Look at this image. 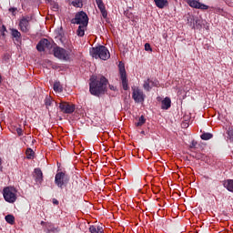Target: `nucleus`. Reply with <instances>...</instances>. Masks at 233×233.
<instances>
[{
    "label": "nucleus",
    "mask_w": 233,
    "mask_h": 233,
    "mask_svg": "<svg viewBox=\"0 0 233 233\" xmlns=\"http://www.w3.org/2000/svg\"><path fill=\"white\" fill-rule=\"evenodd\" d=\"M109 88H110V90H114V91H116V86H109Z\"/></svg>",
    "instance_id": "obj_34"
},
{
    "label": "nucleus",
    "mask_w": 233,
    "mask_h": 233,
    "mask_svg": "<svg viewBox=\"0 0 233 233\" xmlns=\"http://www.w3.org/2000/svg\"><path fill=\"white\" fill-rule=\"evenodd\" d=\"M45 103H46V108H48L49 106H52V97L46 96Z\"/></svg>",
    "instance_id": "obj_28"
},
{
    "label": "nucleus",
    "mask_w": 233,
    "mask_h": 233,
    "mask_svg": "<svg viewBox=\"0 0 233 233\" xmlns=\"http://www.w3.org/2000/svg\"><path fill=\"white\" fill-rule=\"evenodd\" d=\"M72 25H79V26H88V15L81 11L76 14L75 18L71 19Z\"/></svg>",
    "instance_id": "obj_5"
},
{
    "label": "nucleus",
    "mask_w": 233,
    "mask_h": 233,
    "mask_svg": "<svg viewBox=\"0 0 233 233\" xmlns=\"http://www.w3.org/2000/svg\"><path fill=\"white\" fill-rule=\"evenodd\" d=\"M30 21H32L30 17H23L20 20L18 26L24 34H28V32H30Z\"/></svg>",
    "instance_id": "obj_9"
},
{
    "label": "nucleus",
    "mask_w": 233,
    "mask_h": 233,
    "mask_svg": "<svg viewBox=\"0 0 233 233\" xmlns=\"http://www.w3.org/2000/svg\"><path fill=\"white\" fill-rule=\"evenodd\" d=\"M96 3L97 5L98 9L100 10V12L102 14V17H104V19H106L108 13L106 12V9L105 7V4L103 3V0H96Z\"/></svg>",
    "instance_id": "obj_14"
},
{
    "label": "nucleus",
    "mask_w": 233,
    "mask_h": 233,
    "mask_svg": "<svg viewBox=\"0 0 233 233\" xmlns=\"http://www.w3.org/2000/svg\"><path fill=\"white\" fill-rule=\"evenodd\" d=\"M34 177H35V181L38 185H41V183H43V171H41V168H35V169Z\"/></svg>",
    "instance_id": "obj_15"
},
{
    "label": "nucleus",
    "mask_w": 233,
    "mask_h": 233,
    "mask_svg": "<svg viewBox=\"0 0 233 233\" xmlns=\"http://www.w3.org/2000/svg\"><path fill=\"white\" fill-rule=\"evenodd\" d=\"M53 205H59V200L53 198Z\"/></svg>",
    "instance_id": "obj_32"
},
{
    "label": "nucleus",
    "mask_w": 233,
    "mask_h": 233,
    "mask_svg": "<svg viewBox=\"0 0 233 233\" xmlns=\"http://www.w3.org/2000/svg\"><path fill=\"white\" fill-rule=\"evenodd\" d=\"M156 6H157V8H165V6H167L168 5V1L167 0H154Z\"/></svg>",
    "instance_id": "obj_18"
},
{
    "label": "nucleus",
    "mask_w": 233,
    "mask_h": 233,
    "mask_svg": "<svg viewBox=\"0 0 233 233\" xmlns=\"http://www.w3.org/2000/svg\"><path fill=\"white\" fill-rule=\"evenodd\" d=\"M191 8L208 10V5L199 3V0H184Z\"/></svg>",
    "instance_id": "obj_10"
},
{
    "label": "nucleus",
    "mask_w": 233,
    "mask_h": 233,
    "mask_svg": "<svg viewBox=\"0 0 233 233\" xmlns=\"http://www.w3.org/2000/svg\"><path fill=\"white\" fill-rule=\"evenodd\" d=\"M200 137L203 141H208V139H212V137H214V135L211 133H203Z\"/></svg>",
    "instance_id": "obj_23"
},
{
    "label": "nucleus",
    "mask_w": 233,
    "mask_h": 233,
    "mask_svg": "<svg viewBox=\"0 0 233 233\" xmlns=\"http://www.w3.org/2000/svg\"><path fill=\"white\" fill-rule=\"evenodd\" d=\"M16 133L18 134V136H23V129L21 127H17L16 128Z\"/></svg>",
    "instance_id": "obj_31"
},
{
    "label": "nucleus",
    "mask_w": 233,
    "mask_h": 233,
    "mask_svg": "<svg viewBox=\"0 0 233 233\" xmlns=\"http://www.w3.org/2000/svg\"><path fill=\"white\" fill-rule=\"evenodd\" d=\"M53 54L57 59H61L62 61H70L74 53L72 52V48L66 50L63 47L55 46L53 48Z\"/></svg>",
    "instance_id": "obj_3"
},
{
    "label": "nucleus",
    "mask_w": 233,
    "mask_h": 233,
    "mask_svg": "<svg viewBox=\"0 0 233 233\" xmlns=\"http://www.w3.org/2000/svg\"><path fill=\"white\" fill-rule=\"evenodd\" d=\"M90 55L92 57H95V59H102L103 61L110 59V52H108V49H106L105 46L92 47L90 50Z\"/></svg>",
    "instance_id": "obj_2"
},
{
    "label": "nucleus",
    "mask_w": 233,
    "mask_h": 233,
    "mask_svg": "<svg viewBox=\"0 0 233 233\" xmlns=\"http://www.w3.org/2000/svg\"><path fill=\"white\" fill-rule=\"evenodd\" d=\"M86 26L87 25H79L78 29L76 30V35L79 37H83V35H85V30H86Z\"/></svg>",
    "instance_id": "obj_20"
},
{
    "label": "nucleus",
    "mask_w": 233,
    "mask_h": 233,
    "mask_svg": "<svg viewBox=\"0 0 233 233\" xmlns=\"http://www.w3.org/2000/svg\"><path fill=\"white\" fill-rule=\"evenodd\" d=\"M71 5H73L76 8H83L82 0H71Z\"/></svg>",
    "instance_id": "obj_21"
},
{
    "label": "nucleus",
    "mask_w": 233,
    "mask_h": 233,
    "mask_svg": "<svg viewBox=\"0 0 233 233\" xmlns=\"http://www.w3.org/2000/svg\"><path fill=\"white\" fill-rule=\"evenodd\" d=\"M10 31L12 37H14L16 41H21V32L15 28H11Z\"/></svg>",
    "instance_id": "obj_17"
},
{
    "label": "nucleus",
    "mask_w": 233,
    "mask_h": 233,
    "mask_svg": "<svg viewBox=\"0 0 233 233\" xmlns=\"http://www.w3.org/2000/svg\"><path fill=\"white\" fill-rule=\"evenodd\" d=\"M50 46V41H48V39L46 38H44L39 41V43L36 46V49L38 50V52H45V50H46V48H49Z\"/></svg>",
    "instance_id": "obj_13"
},
{
    "label": "nucleus",
    "mask_w": 233,
    "mask_h": 233,
    "mask_svg": "<svg viewBox=\"0 0 233 233\" xmlns=\"http://www.w3.org/2000/svg\"><path fill=\"white\" fill-rule=\"evenodd\" d=\"M108 79L103 76H91L89 83V92L92 96H101L106 92Z\"/></svg>",
    "instance_id": "obj_1"
},
{
    "label": "nucleus",
    "mask_w": 233,
    "mask_h": 233,
    "mask_svg": "<svg viewBox=\"0 0 233 233\" xmlns=\"http://www.w3.org/2000/svg\"><path fill=\"white\" fill-rule=\"evenodd\" d=\"M120 78L124 90H128V79L127 78V69H125V64L120 63L118 65Z\"/></svg>",
    "instance_id": "obj_7"
},
{
    "label": "nucleus",
    "mask_w": 233,
    "mask_h": 233,
    "mask_svg": "<svg viewBox=\"0 0 233 233\" xmlns=\"http://www.w3.org/2000/svg\"><path fill=\"white\" fill-rule=\"evenodd\" d=\"M3 196L7 203H15L17 200V190H15V187H6L3 190Z\"/></svg>",
    "instance_id": "obj_4"
},
{
    "label": "nucleus",
    "mask_w": 233,
    "mask_h": 233,
    "mask_svg": "<svg viewBox=\"0 0 233 233\" xmlns=\"http://www.w3.org/2000/svg\"><path fill=\"white\" fill-rule=\"evenodd\" d=\"M59 108L63 114H74L76 105L69 102L61 101L59 103Z\"/></svg>",
    "instance_id": "obj_8"
},
{
    "label": "nucleus",
    "mask_w": 233,
    "mask_h": 233,
    "mask_svg": "<svg viewBox=\"0 0 233 233\" xmlns=\"http://www.w3.org/2000/svg\"><path fill=\"white\" fill-rule=\"evenodd\" d=\"M145 50L147 52H152V47L150 46V44L148 43L145 44Z\"/></svg>",
    "instance_id": "obj_29"
},
{
    "label": "nucleus",
    "mask_w": 233,
    "mask_h": 233,
    "mask_svg": "<svg viewBox=\"0 0 233 233\" xmlns=\"http://www.w3.org/2000/svg\"><path fill=\"white\" fill-rule=\"evenodd\" d=\"M133 99L136 103H143L145 101V94L139 88L133 89Z\"/></svg>",
    "instance_id": "obj_11"
},
{
    "label": "nucleus",
    "mask_w": 233,
    "mask_h": 233,
    "mask_svg": "<svg viewBox=\"0 0 233 233\" xmlns=\"http://www.w3.org/2000/svg\"><path fill=\"white\" fill-rule=\"evenodd\" d=\"M3 165V159L0 158V167Z\"/></svg>",
    "instance_id": "obj_35"
},
{
    "label": "nucleus",
    "mask_w": 233,
    "mask_h": 233,
    "mask_svg": "<svg viewBox=\"0 0 233 233\" xmlns=\"http://www.w3.org/2000/svg\"><path fill=\"white\" fill-rule=\"evenodd\" d=\"M0 83H1V75H0Z\"/></svg>",
    "instance_id": "obj_36"
},
{
    "label": "nucleus",
    "mask_w": 233,
    "mask_h": 233,
    "mask_svg": "<svg viewBox=\"0 0 233 233\" xmlns=\"http://www.w3.org/2000/svg\"><path fill=\"white\" fill-rule=\"evenodd\" d=\"M156 86L157 88H159V81L157 80H150V78H147L144 84H143V88L147 90V92H150L152 88Z\"/></svg>",
    "instance_id": "obj_12"
},
{
    "label": "nucleus",
    "mask_w": 233,
    "mask_h": 233,
    "mask_svg": "<svg viewBox=\"0 0 233 233\" xmlns=\"http://www.w3.org/2000/svg\"><path fill=\"white\" fill-rule=\"evenodd\" d=\"M53 88H54L55 92H58V93L63 92V86H61V83H59V82H55Z\"/></svg>",
    "instance_id": "obj_22"
},
{
    "label": "nucleus",
    "mask_w": 233,
    "mask_h": 233,
    "mask_svg": "<svg viewBox=\"0 0 233 233\" xmlns=\"http://www.w3.org/2000/svg\"><path fill=\"white\" fill-rule=\"evenodd\" d=\"M227 135H228V139H230L233 143V128L232 127H228V129L227 130Z\"/></svg>",
    "instance_id": "obj_26"
},
{
    "label": "nucleus",
    "mask_w": 233,
    "mask_h": 233,
    "mask_svg": "<svg viewBox=\"0 0 233 233\" xmlns=\"http://www.w3.org/2000/svg\"><path fill=\"white\" fill-rule=\"evenodd\" d=\"M17 11V8H10L9 9V12H11L12 14H14V12H16Z\"/></svg>",
    "instance_id": "obj_33"
},
{
    "label": "nucleus",
    "mask_w": 233,
    "mask_h": 233,
    "mask_svg": "<svg viewBox=\"0 0 233 233\" xmlns=\"http://www.w3.org/2000/svg\"><path fill=\"white\" fill-rule=\"evenodd\" d=\"M25 154L27 156V159H32V157H34V150H32V148H28L25 151Z\"/></svg>",
    "instance_id": "obj_27"
},
{
    "label": "nucleus",
    "mask_w": 233,
    "mask_h": 233,
    "mask_svg": "<svg viewBox=\"0 0 233 233\" xmlns=\"http://www.w3.org/2000/svg\"><path fill=\"white\" fill-rule=\"evenodd\" d=\"M172 105V100H170V97H166L161 102V108L162 110H168Z\"/></svg>",
    "instance_id": "obj_16"
},
{
    "label": "nucleus",
    "mask_w": 233,
    "mask_h": 233,
    "mask_svg": "<svg viewBox=\"0 0 233 233\" xmlns=\"http://www.w3.org/2000/svg\"><path fill=\"white\" fill-rule=\"evenodd\" d=\"M232 35H233V29H232Z\"/></svg>",
    "instance_id": "obj_37"
},
{
    "label": "nucleus",
    "mask_w": 233,
    "mask_h": 233,
    "mask_svg": "<svg viewBox=\"0 0 233 233\" xmlns=\"http://www.w3.org/2000/svg\"><path fill=\"white\" fill-rule=\"evenodd\" d=\"M145 123H147V119H145V116H141L138 118V122L136 123V127H143V125H145Z\"/></svg>",
    "instance_id": "obj_25"
},
{
    "label": "nucleus",
    "mask_w": 233,
    "mask_h": 233,
    "mask_svg": "<svg viewBox=\"0 0 233 233\" xmlns=\"http://www.w3.org/2000/svg\"><path fill=\"white\" fill-rule=\"evenodd\" d=\"M0 32H1L2 35L5 37V32H6V26L2 25Z\"/></svg>",
    "instance_id": "obj_30"
},
{
    "label": "nucleus",
    "mask_w": 233,
    "mask_h": 233,
    "mask_svg": "<svg viewBox=\"0 0 233 233\" xmlns=\"http://www.w3.org/2000/svg\"><path fill=\"white\" fill-rule=\"evenodd\" d=\"M89 232L91 233H103V228L99 226H91L89 228Z\"/></svg>",
    "instance_id": "obj_19"
},
{
    "label": "nucleus",
    "mask_w": 233,
    "mask_h": 233,
    "mask_svg": "<svg viewBox=\"0 0 233 233\" xmlns=\"http://www.w3.org/2000/svg\"><path fill=\"white\" fill-rule=\"evenodd\" d=\"M55 183L59 188H63V187H66L68 183V177L65 172H58L55 177Z\"/></svg>",
    "instance_id": "obj_6"
},
{
    "label": "nucleus",
    "mask_w": 233,
    "mask_h": 233,
    "mask_svg": "<svg viewBox=\"0 0 233 233\" xmlns=\"http://www.w3.org/2000/svg\"><path fill=\"white\" fill-rule=\"evenodd\" d=\"M5 221L9 223V225H14V223H15V218L13 215H7L5 216Z\"/></svg>",
    "instance_id": "obj_24"
}]
</instances>
